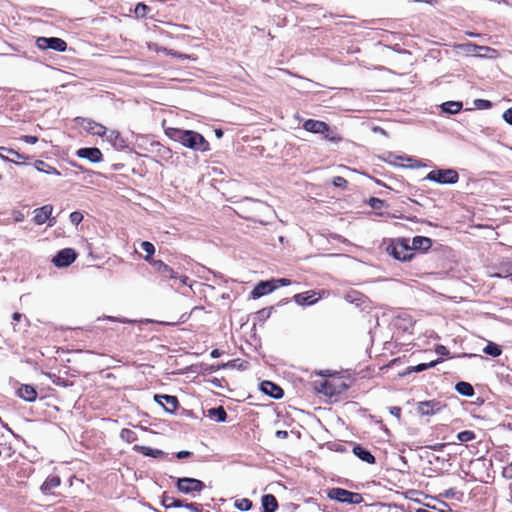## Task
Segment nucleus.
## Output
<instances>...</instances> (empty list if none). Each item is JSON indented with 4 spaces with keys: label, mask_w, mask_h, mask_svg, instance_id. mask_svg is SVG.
Returning a JSON list of instances; mask_svg holds the SVG:
<instances>
[{
    "label": "nucleus",
    "mask_w": 512,
    "mask_h": 512,
    "mask_svg": "<svg viewBox=\"0 0 512 512\" xmlns=\"http://www.w3.org/2000/svg\"><path fill=\"white\" fill-rule=\"evenodd\" d=\"M166 135L189 149L206 152L210 150L209 142L198 132L180 128H167Z\"/></svg>",
    "instance_id": "obj_1"
},
{
    "label": "nucleus",
    "mask_w": 512,
    "mask_h": 512,
    "mask_svg": "<svg viewBox=\"0 0 512 512\" xmlns=\"http://www.w3.org/2000/svg\"><path fill=\"white\" fill-rule=\"evenodd\" d=\"M501 271L503 273H496L495 276L505 277V276H508V275H512V264L508 263L506 265H503L502 268H501Z\"/></svg>",
    "instance_id": "obj_42"
},
{
    "label": "nucleus",
    "mask_w": 512,
    "mask_h": 512,
    "mask_svg": "<svg viewBox=\"0 0 512 512\" xmlns=\"http://www.w3.org/2000/svg\"><path fill=\"white\" fill-rule=\"evenodd\" d=\"M148 49L150 51H155V52H164L173 57H178V58H183V59L188 58L187 55L177 53L173 50H168L167 48H163V47L159 46L157 43H148Z\"/></svg>",
    "instance_id": "obj_27"
},
{
    "label": "nucleus",
    "mask_w": 512,
    "mask_h": 512,
    "mask_svg": "<svg viewBox=\"0 0 512 512\" xmlns=\"http://www.w3.org/2000/svg\"><path fill=\"white\" fill-rule=\"evenodd\" d=\"M204 487V483L195 478L184 477L179 478L177 481L178 490L184 494L200 492L204 489Z\"/></svg>",
    "instance_id": "obj_7"
},
{
    "label": "nucleus",
    "mask_w": 512,
    "mask_h": 512,
    "mask_svg": "<svg viewBox=\"0 0 512 512\" xmlns=\"http://www.w3.org/2000/svg\"><path fill=\"white\" fill-rule=\"evenodd\" d=\"M439 362V360H436V361H431L429 363H422V364H419L417 365L413 371H416V372H421V371H424L428 368H431V367H434L437 363Z\"/></svg>",
    "instance_id": "obj_40"
},
{
    "label": "nucleus",
    "mask_w": 512,
    "mask_h": 512,
    "mask_svg": "<svg viewBox=\"0 0 512 512\" xmlns=\"http://www.w3.org/2000/svg\"><path fill=\"white\" fill-rule=\"evenodd\" d=\"M75 121L81 128H83L89 134L101 137L103 136V133L106 132V127L104 125L97 123L92 119L77 117Z\"/></svg>",
    "instance_id": "obj_8"
},
{
    "label": "nucleus",
    "mask_w": 512,
    "mask_h": 512,
    "mask_svg": "<svg viewBox=\"0 0 512 512\" xmlns=\"http://www.w3.org/2000/svg\"><path fill=\"white\" fill-rule=\"evenodd\" d=\"M417 2H426V3H431L432 0H416Z\"/></svg>",
    "instance_id": "obj_59"
},
{
    "label": "nucleus",
    "mask_w": 512,
    "mask_h": 512,
    "mask_svg": "<svg viewBox=\"0 0 512 512\" xmlns=\"http://www.w3.org/2000/svg\"><path fill=\"white\" fill-rule=\"evenodd\" d=\"M503 119L512 125V107L503 113Z\"/></svg>",
    "instance_id": "obj_45"
},
{
    "label": "nucleus",
    "mask_w": 512,
    "mask_h": 512,
    "mask_svg": "<svg viewBox=\"0 0 512 512\" xmlns=\"http://www.w3.org/2000/svg\"><path fill=\"white\" fill-rule=\"evenodd\" d=\"M133 450L136 451V452H139L145 456H150V457H153V458H161L164 456V452L162 450H158V449H152L150 447H147V446H139V445H135L133 447Z\"/></svg>",
    "instance_id": "obj_26"
},
{
    "label": "nucleus",
    "mask_w": 512,
    "mask_h": 512,
    "mask_svg": "<svg viewBox=\"0 0 512 512\" xmlns=\"http://www.w3.org/2000/svg\"><path fill=\"white\" fill-rule=\"evenodd\" d=\"M455 389L458 393L467 397H471L474 395V388L468 382H458L455 386Z\"/></svg>",
    "instance_id": "obj_31"
},
{
    "label": "nucleus",
    "mask_w": 512,
    "mask_h": 512,
    "mask_svg": "<svg viewBox=\"0 0 512 512\" xmlns=\"http://www.w3.org/2000/svg\"><path fill=\"white\" fill-rule=\"evenodd\" d=\"M462 109V103L457 101H448L442 104V110L449 114H456Z\"/></svg>",
    "instance_id": "obj_32"
},
{
    "label": "nucleus",
    "mask_w": 512,
    "mask_h": 512,
    "mask_svg": "<svg viewBox=\"0 0 512 512\" xmlns=\"http://www.w3.org/2000/svg\"><path fill=\"white\" fill-rule=\"evenodd\" d=\"M316 293L314 291H307L296 294L293 299L298 305H311L317 302L319 298H314Z\"/></svg>",
    "instance_id": "obj_20"
},
{
    "label": "nucleus",
    "mask_w": 512,
    "mask_h": 512,
    "mask_svg": "<svg viewBox=\"0 0 512 512\" xmlns=\"http://www.w3.org/2000/svg\"><path fill=\"white\" fill-rule=\"evenodd\" d=\"M426 179L439 184H455L459 180V175L454 169H435L427 174Z\"/></svg>",
    "instance_id": "obj_4"
},
{
    "label": "nucleus",
    "mask_w": 512,
    "mask_h": 512,
    "mask_svg": "<svg viewBox=\"0 0 512 512\" xmlns=\"http://www.w3.org/2000/svg\"><path fill=\"white\" fill-rule=\"evenodd\" d=\"M105 319L110 320V321H118V319H116L115 317H112V316H107V317H105Z\"/></svg>",
    "instance_id": "obj_58"
},
{
    "label": "nucleus",
    "mask_w": 512,
    "mask_h": 512,
    "mask_svg": "<svg viewBox=\"0 0 512 512\" xmlns=\"http://www.w3.org/2000/svg\"><path fill=\"white\" fill-rule=\"evenodd\" d=\"M190 455H191V452H189V451H180V452L177 453L176 456L179 459H184V458L189 457Z\"/></svg>",
    "instance_id": "obj_50"
},
{
    "label": "nucleus",
    "mask_w": 512,
    "mask_h": 512,
    "mask_svg": "<svg viewBox=\"0 0 512 512\" xmlns=\"http://www.w3.org/2000/svg\"><path fill=\"white\" fill-rule=\"evenodd\" d=\"M34 166L40 172H44L46 174H54L57 176L61 175V173L55 167L48 165L46 162H44L42 160H37L34 163Z\"/></svg>",
    "instance_id": "obj_28"
},
{
    "label": "nucleus",
    "mask_w": 512,
    "mask_h": 512,
    "mask_svg": "<svg viewBox=\"0 0 512 512\" xmlns=\"http://www.w3.org/2000/svg\"><path fill=\"white\" fill-rule=\"evenodd\" d=\"M386 251L394 259L399 261H407L413 257V252L412 249H410L409 240L404 238L392 240L391 243L387 246Z\"/></svg>",
    "instance_id": "obj_3"
},
{
    "label": "nucleus",
    "mask_w": 512,
    "mask_h": 512,
    "mask_svg": "<svg viewBox=\"0 0 512 512\" xmlns=\"http://www.w3.org/2000/svg\"><path fill=\"white\" fill-rule=\"evenodd\" d=\"M17 395L25 401L33 402L37 398V391L31 385H21L17 391Z\"/></svg>",
    "instance_id": "obj_19"
},
{
    "label": "nucleus",
    "mask_w": 512,
    "mask_h": 512,
    "mask_svg": "<svg viewBox=\"0 0 512 512\" xmlns=\"http://www.w3.org/2000/svg\"><path fill=\"white\" fill-rule=\"evenodd\" d=\"M475 49H479V50H488L487 47H483V46H474Z\"/></svg>",
    "instance_id": "obj_57"
},
{
    "label": "nucleus",
    "mask_w": 512,
    "mask_h": 512,
    "mask_svg": "<svg viewBox=\"0 0 512 512\" xmlns=\"http://www.w3.org/2000/svg\"><path fill=\"white\" fill-rule=\"evenodd\" d=\"M208 416L214 418L217 422H224L226 421L227 413L222 406H219L209 409Z\"/></svg>",
    "instance_id": "obj_29"
},
{
    "label": "nucleus",
    "mask_w": 512,
    "mask_h": 512,
    "mask_svg": "<svg viewBox=\"0 0 512 512\" xmlns=\"http://www.w3.org/2000/svg\"><path fill=\"white\" fill-rule=\"evenodd\" d=\"M0 157L5 161H10L13 163L18 164L16 159H24L25 157L18 153L17 151L6 148V147H0Z\"/></svg>",
    "instance_id": "obj_23"
},
{
    "label": "nucleus",
    "mask_w": 512,
    "mask_h": 512,
    "mask_svg": "<svg viewBox=\"0 0 512 512\" xmlns=\"http://www.w3.org/2000/svg\"><path fill=\"white\" fill-rule=\"evenodd\" d=\"M314 386L318 393H322L329 397L337 396L347 388L344 381L338 377L315 381Z\"/></svg>",
    "instance_id": "obj_2"
},
{
    "label": "nucleus",
    "mask_w": 512,
    "mask_h": 512,
    "mask_svg": "<svg viewBox=\"0 0 512 512\" xmlns=\"http://www.w3.org/2000/svg\"><path fill=\"white\" fill-rule=\"evenodd\" d=\"M69 219L73 225H78L83 220V214L79 211H74L70 214Z\"/></svg>",
    "instance_id": "obj_39"
},
{
    "label": "nucleus",
    "mask_w": 512,
    "mask_h": 512,
    "mask_svg": "<svg viewBox=\"0 0 512 512\" xmlns=\"http://www.w3.org/2000/svg\"><path fill=\"white\" fill-rule=\"evenodd\" d=\"M370 207L374 210H380L386 206L385 201L379 198L372 197L368 201Z\"/></svg>",
    "instance_id": "obj_38"
},
{
    "label": "nucleus",
    "mask_w": 512,
    "mask_h": 512,
    "mask_svg": "<svg viewBox=\"0 0 512 512\" xmlns=\"http://www.w3.org/2000/svg\"><path fill=\"white\" fill-rule=\"evenodd\" d=\"M457 439L460 442H469L475 439V433L470 430H465L457 434Z\"/></svg>",
    "instance_id": "obj_36"
},
{
    "label": "nucleus",
    "mask_w": 512,
    "mask_h": 512,
    "mask_svg": "<svg viewBox=\"0 0 512 512\" xmlns=\"http://www.w3.org/2000/svg\"><path fill=\"white\" fill-rule=\"evenodd\" d=\"M436 352L440 355H447L448 354V350L445 346L443 345H438L436 347Z\"/></svg>",
    "instance_id": "obj_49"
},
{
    "label": "nucleus",
    "mask_w": 512,
    "mask_h": 512,
    "mask_svg": "<svg viewBox=\"0 0 512 512\" xmlns=\"http://www.w3.org/2000/svg\"><path fill=\"white\" fill-rule=\"evenodd\" d=\"M333 184L336 187H345L347 184V181L345 178H343L341 176H337V177H334Z\"/></svg>",
    "instance_id": "obj_43"
},
{
    "label": "nucleus",
    "mask_w": 512,
    "mask_h": 512,
    "mask_svg": "<svg viewBox=\"0 0 512 512\" xmlns=\"http://www.w3.org/2000/svg\"><path fill=\"white\" fill-rule=\"evenodd\" d=\"M21 318H22V314H20V313H18V312H15V313L13 314V321H14V322H18V321H20V320H21Z\"/></svg>",
    "instance_id": "obj_54"
},
{
    "label": "nucleus",
    "mask_w": 512,
    "mask_h": 512,
    "mask_svg": "<svg viewBox=\"0 0 512 512\" xmlns=\"http://www.w3.org/2000/svg\"><path fill=\"white\" fill-rule=\"evenodd\" d=\"M474 103L477 109H489L492 106V103L485 99H477Z\"/></svg>",
    "instance_id": "obj_41"
},
{
    "label": "nucleus",
    "mask_w": 512,
    "mask_h": 512,
    "mask_svg": "<svg viewBox=\"0 0 512 512\" xmlns=\"http://www.w3.org/2000/svg\"><path fill=\"white\" fill-rule=\"evenodd\" d=\"M263 512H275L278 508V503L274 495L265 494L261 499Z\"/></svg>",
    "instance_id": "obj_22"
},
{
    "label": "nucleus",
    "mask_w": 512,
    "mask_h": 512,
    "mask_svg": "<svg viewBox=\"0 0 512 512\" xmlns=\"http://www.w3.org/2000/svg\"><path fill=\"white\" fill-rule=\"evenodd\" d=\"M417 512H429V511L426 509H418Z\"/></svg>",
    "instance_id": "obj_60"
},
{
    "label": "nucleus",
    "mask_w": 512,
    "mask_h": 512,
    "mask_svg": "<svg viewBox=\"0 0 512 512\" xmlns=\"http://www.w3.org/2000/svg\"><path fill=\"white\" fill-rule=\"evenodd\" d=\"M36 45L41 50L52 49L55 51L64 52L67 49V43L63 39L57 37H39L36 40Z\"/></svg>",
    "instance_id": "obj_6"
},
{
    "label": "nucleus",
    "mask_w": 512,
    "mask_h": 512,
    "mask_svg": "<svg viewBox=\"0 0 512 512\" xmlns=\"http://www.w3.org/2000/svg\"><path fill=\"white\" fill-rule=\"evenodd\" d=\"M52 211H53V206L49 205V204L35 209L34 210V218H33L34 222L37 225H42V224L46 223L50 219Z\"/></svg>",
    "instance_id": "obj_15"
},
{
    "label": "nucleus",
    "mask_w": 512,
    "mask_h": 512,
    "mask_svg": "<svg viewBox=\"0 0 512 512\" xmlns=\"http://www.w3.org/2000/svg\"><path fill=\"white\" fill-rule=\"evenodd\" d=\"M141 248L146 252L145 260L151 263V256L155 253V247L151 242L143 241L141 243Z\"/></svg>",
    "instance_id": "obj_35"
},
{
    "label": "nucleus",
    "mask_w": 512,
    "mask_h": 512,
    "mask_svg": "<svg viewBox=\"0 0 512 512\" xmlns=\"http://www.w3.org/2000/svg\"><path fill=\"white\" fill-rule=\"evenodd\" d=\"M162 505L166 508H173V507H186L190 510H196L194 503H186L184 504L181 500L175 499L173 497L164 496L162 500Z\"/></svg>",
    "instance_id": "obj_21"
},
{
    "label": "nucleus",
    "mask_w": 512,
    "mask_h": 512,
    "mask_svg": "<svg viewBox=\"0 0 512 512\" xmlns=\"http://www.w3.org/2000/svg\"><path fill=\"white\" fill-rule=\"evenodd\" d=\"M303 127L306 131L316 134H325L329 131L327 123L319 120L308 119L304 122Z\"/></svg>",
    "instance_id": "obj_14"
},
{
    "label": "nucleus",
    "mask_w": 512,
    "mask_h": 512,
    "mask_svg": "<svg viewBox=\"0 0 512 512\" xmlns=\"http://www.w3.org/2000/svg\"><path fill=\"white\" fill-rule=\"evenodd\" d=\"M61 481L58 476L48 477L41 486V490L45 493L50 492L60 485Z\"/></svg>",
    "instance_id": "obj_30"
},
{
    "label": "nucleus",
    "mask_w": 512,
    "mask_h": 512,
    "mask_svg": "<svg viewBox=\"0 0 512 512\" xmlns=\"http://www.w3.org/2000/svg\"><path fill=\"white\" fill-rule=\"evenodd\" d=\"M55 224V220L53 219L52 222L49 223V226H53Z\"/></svg>",
    "instance_id": "obj_61"
},
{
    "label": "nucleus",
    "mask_w": 512,
    "mask_h": 512,
    "mask_svg": "<svg viewBox=\"0 0 512 512\" xmlns=\"http://www.w3.org/2000/svg\"><path fill=\"white\" fill-rule=\"evenodd\" d=\"M176 280H179L180 285H187L189 278L187 276L182 275V276H178V278Z\"/></svg>",
    "instance_id": "obj_52"
},
{
    "label": "nucleus",
    "mask_w": 512,
    "mask_h": 512,
    "mask_svg": "<svg viewBox=\"0 0 512 512\" xmlns=\"http://www.w3.org/2000/svg\"><path fill=\"white\" fill-rule=\"evenodd\" d=\"M156 402L164 407L167 412H173L177 409L178 399L171 395H156Z\"/></svg>",
    "instance_id": "obj_16"
},
{
    "label": "nucleus",
    "mask_w": 512,
    "mask_h": 512,
    "mask_svg": "<svg viewBox=\"0 0 512 512\" xmlns=\"http://www.w3.org/2000/svg\"><path fill=\"white\" fill-rule=\"evenodd\" d=\"M261 390L265 394L276 399L281 398L283 395V390L279 386L270 381H263L261 383Z\"/></svg>",
    "instance_id": "obj_17"
},
{
    "label": "nucleus",
    "mask_w": 512,
    "mask_h": 512,
    "mask_svg": "<svg viewBox=\"0 0 512 512\" xmlns=\"http://www.w3.org/2000/svg\"><path fill=\"white\" fill-rule=\"evenodd\" d=\"M76 155L79 158L87 159L92 163H98L102 161V152L100 149L91 147V148H80L77 150Z\"/></svg>",
    "instance_id": "obj_12"
},
{
    "label": "nucleus",
    "mask_w": 512,
    "mask_h": 512,
    "mask_svg": "<svg viewBox=\"0 0 512 512\" xmlns=\"http://www.w3.org/2000/svg\"><path fill=\"white\" fill-rule=\"evenodd\" d=\"M277 288L276 282L269 281H261L259 282L251 292L252 298L256 299L261 296H264Z\"/></svg>",
    "instance_id": "obj_13"
},
{
    "label": "nucleus",
    "mask_w": 512,
    "mask_h": 512,
    "mask_svg": "<svg viewBox=\"0 0 512 512\" xmlns=\"http://www.w3.org/2000/svg\"><path fill=\"white\" fill-rule=\"evenodd\" d=\"M77 257L76 252L71 248H65L59 251L52 262L57 267H67L75 261Z\"/></svg>",
    "instance_id": "obj_9"
},
{
    "label": "nucleus",
    "mask_w": 512,
    "mask_h": 512,
    "mask_svg": "<svg viewBox=\"0 0 512 512\" xmlns=\"http://www.w3.org/2000/svg\"><path fill=\"white\" fill-rule=\"evenodd\" d=\"M272 281L276 282L277 287L279 286H288L291 284V281L287 278H280V279H272Z\"/></svg>",
    "instance_id": "obj_44"
},
{
    "label": "nucleus",
    "mask_w": 512,
    "mask_h": 512,
    "mask_svg": "<svg viewBox=\"0 0 512 512\" xmlns=\"http://www.w3.org/2000/svg\"><path fill=\"white\" fill-rule=\"evenodd\" d=\"M431 245L432 241L430 238L424 236H416L412 239L410 249H412V252L414 250L427 251L431 247Z\"/></svg>",
    "instance_id": "obj_18"
},
{
    "label": "nucleus",
    "mask_w": 512,
    "mask_h": 512,
    "mask_svg": "<svg viewBox=\"0 0 512 512\" xmlns=\"http://www.w3.org/2000/svg\"><path fill=\"white\" fill-rule=\"evenodd\" d=\"M442 407L443 405L439 401H423L418 403L417 411L422 416H431L440 412Z\"/></svg>",
    "instance_id": "obj_10"
},
{
    "label": "nucleus",
    "mask_w": 512,
    "mask_h": 512,
    "mask_svg": "<svg viewBox=\"0 0 512 512\" xmlns=\"http://www.w3.org/2000/svg\"><path fill=\"white\" fill-rule=\"evenodd\" d=\"M22 140L28 144H35L38 141V138L36 136L25 135L22 137Z\"/></svg>",
    "instance_id": "obj_47"
},
{
    "label": "nucleus",
    "mask_w": 512,
    "mask_h": 512,
    "mask_svg": "<svg viewBox=\"0 0 512 512\" xmlns=\"http://www.w3.org/2000/svg\"><path fill=\"white\" fill-rule=\"evenodd\" d=\"M353 453L359 458L361 459L362 461L368 463V464H373L375 463V457L371 454L370 451H368L367 449L359 446V445H356L354 448H353Z\"/></svg>",
    "instance_id": "obj_24"
},
{
    "label": "nucleus",
    "mask_w": 512,
    "mask_h": 512,
    "mask_svg": "<svg viewBox=\"0 0 512 512\" xmlns=\"http://www.w3.org/2000/svg\"><path fill=\"white\" fill-rule=\"evenodd\" d=\"M276 437L281 438V439H285V438L288 437V432L284 431V430H278L276 432Z\"/></svg>",
    "instance_id": "obj_51"
},
{
    "label": "nucleus",
    "mask_w": 512,
    "mask_h": 512,
    "mask_svg": "<svg viewBox=\"0 0 512 512\" xmlns=\"http://www.w3.org/2000/svg\"><path fill=\"white\" fill-rule=\"evenodd\" d=\"M106 141L111 143L115 147H121L123 145V140L120 137V133L117 130H108L106 128V132L103 133V136Z\"/></svg>",
    "instance_id": "obj_25"
},
{
    "label": "nucleus",
    "mask_w": 512,
    "mask_h": 512,
    "mask_svg": "<svg viewBox=\"0 0 512 512\" xmlns=\"http://www.w3.org/2000/svg\"><path fill=\"white\" fill-rule=\"evenodd\" d=\"M483 352L491 355L493 357H498L501 355L502 351L498 345L495 343L489 342L486 347L483 349Z\"/></svg>",
    "instance_id": "obj_34"
},
{
    "label": "nucleus",
    "mask_w": 512,
    "mask_h": 512,
    "mask_svg": "<svg viewBox=\"0 0 512 512\" xmlns=\"http://www.w3.org/2000/svg\"><path fill=\"white\" fill-rule=\"evenodd\" d=\"M151 265L163 279H171L176 281L178 278V274L161 260H153L151 261Z\"/></svg>",
    "instance_id": "obj_11"
},
{
    "label": "nucleus",
    "mask_w": 512,
    "mask_h": 512,
    "mask_svg": "<svg viewBox=\"0 0 512 512\" xmlns=\"http://www.w3.org/2000/svg\"><path fill=\"white\" fill-rule=\"evenodd\" d=\"M120 438L127 443H133L138 440L136 432L127 428L121 430Z\"/></svg>",
    "instance_id": "obj_33"
},
{
    "label": "nucleus",
    "mask_w": 512,
    "mask_h": 512,
    "mask_svg": "<svg viewBox=\"0 0 512 512\" xmlns=\"http://www.w3.org/2000/svg\"><path fill=\"white\" fill-rule=\"evenodd\" d=\"M394 159H402V157H397V156H394V155H392V154H389V156H388V161H389L390 163H394Z\"/></svg>",
    "instance_id": "obj_55"
},
{
    "label": "nucleus",
    "mask_w": 512,
    "mask_h": 512,
    "mask_svg": "<svg viewBox=\"0 0 512 512\" xmlns=\"http://www.w3.org/2000/svg\"><path fill=\"white\" fill-rule=\"evenodd\" d=\"M215 134H216V137H217V138H221V137H222V135H223V132H222L221 130H216V131H215Z\"/></svg>",
    "instance_id": "obj_56"
},
{
    "label": "nucleus",
    "mask_w": 512,
    "mask_h": 512,
    "mask_svg": "<svg viewBox=\"0 0 512 512\" xmlns=\"http://www.w3.org/2000/svg\"><path fill=\"white\" fill-rule=\"evenodd\" d=\"M328 497L341 503L360 504L363 497L360 493L351 492L342 488H332L328 491Z\"/></svg>",
    "instance_id": "obj_5"
},
{
    "label": "nucleus",
    "mask_w": 512,
    "mask_h": 512,
    "mask_svg": "<svg viewBox=\"0 0 512 512\" xmlns=\"http://www.w3.org/2000/svg\"><path fill=\"white\" fill-rule=\"evenodd\" d=\"M148 10V7L145 5V4H142V3H139L137 6H136V9H135V12L137 14H142L144 15L146 13V11Z\"/></svg>",
    "instance_id": "obj_46"
},
{
    "label": "nucleus",
    "mask_w": 512,
    "mask_h": 512,
    "mask_svg": "<svg viewBox=\"0 0 512 512\" xmlns=\"http://www.w3.org/2000/svg\"><path fill=\"white\" fill-rule=\"evenodd\" d=\"M235 506L241 511H248L252 507V502L247 498L237 500Z\"/></svg>",
    "instance_id": "obj_37"
},
{
    "label": "nucleus",
    "mask_w": 512,
    "mask_h": 512,
    "mask_svg": "<svg viewBox=\"0 0 512 512\" xmlns=\"http://www.w3.org/2000/svg\"><path fill=\"white\" fill-rule=\"evenodd\" d=\"M390 413L395 416L397 419L400 418L401 416V408L399 407H391L390 408Z\"/></svg>",
    "instance_id": "obj_48"
},
{
    "label": "nucleus",
    "mask_w": 512,
    "mask_h": 512,
    "mask_svg": "<svg viewBox=\"0 0 512 512\" xmlns=\"http://www.w3.org/2000/svg\"><path fill=\"white\" fill-rule=\"evenodd\" d=\"M222 355V351H220L219 349H214L211 351V357L212 358H218Z\"/></svg>",
    "instance_id": "obj_53"
}]
</instances>
